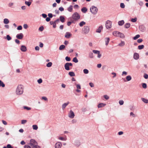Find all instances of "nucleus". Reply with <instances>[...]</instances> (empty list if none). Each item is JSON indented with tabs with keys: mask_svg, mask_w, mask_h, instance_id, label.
I'll list each match as a JSON object with an SVG mask.
<instances>
[{
	"mask_svg": "<svg viewBox=\"0 0 148 148\" xmlns=\"http://www.w3.org/2000/svg\"><path fill=\"white\" fill-rule=\"evenodd\" d=\"M131 21L132 22H135L137 21V18L135 17L134 18H132L131 20Z\"/></svg>",
	"mask_w": 148,
	"mask_h": 148,
	"instance_id": "nucleus-47",
	"label": "nucleus"
},
{
	"mask_svg": "<svg viewBox=\"0 0 148 148\" xmlns=\"http://www.w3.org/2000/svg\"><path fill=\"white\" fill-rule=\"evenodd\" d=\"M133 58L136 60L138 59L139 58V56L138 53H134V54Z\"/></svg>",
	"mask_w": 148,
	"mask_h": 148,
	"instance_id": "nucleus-11",
	"label": "nucleus"
},
{
	"mask_svg": "<svg viewBox=\"0 0 148 148\" xmlns=\"http://www.w3.org/2000/svg\"><path fill=\"white\" fill-rule=\"evenodd\" d=\"M5 86V84L4 83L0 80V87H4Z\"/></svg>",
	"mask_w": 148,
	"mask_h": 148,
	"instance_id": "nucleus-30",
	"label": "nucleus"
},
{
	"mask_svg": "<svg viewBox=\"0 0 148 148\" xmlns=\"http://www.w3.org/2000/svg\"><path fill=\"white\" fill-rule=\"evenodd\" d=\"M140 37V35L139 34H137L133 38V39L134 40H136L138 38Z\"/></svg>",
	"mask_w": 148,
	"mask_h": 148,
	"instance_id": "nucleus-40",
	"label": "nucleus"
},
{
	"mask_svg": "<svg viewBox=\"0 0 148 148\" xmlns=\"http://www.w3.org/2000/svg\"><path fill=\"white\" fill-rule=\"evenodd\" d=\"M27 122V121L25 120H23L21 121V124H24Z\"/></svg>",
	"mask_w": 148,
	"mask_h": 148,
	"instance_id": "nucleus-56",
	"label": "nucleus"
},
{
	"mask_svg": "<svg viewBox=\"0 0 148 148\" xmlns=\"http://www.w3.org/2000/svg\"><path fill=\"white\" fill-rule=\"evenodd\" d=\"M141 100L145 103H148V100L145 99L144 98H141Z\"/></svg>",
	"mask_w": 148,
	"mask_h": 148,
	"instance_id": "nucleus-29",
	"label": "nucleus"
},
{
	"mask_svg": "<svg viewBox=\"0 0 148 148\" xmlns=\"http://www.w3.org/2000/svg\"><path fill=\"white\" fill-rule=\"evenodd\" d=\"M130 26V24L129 23H126L124 25V27L126 28H128Z\"/></svg>",
	"mask_w": 148,
	"mask_h": 148,
	"instance_id": "nucleus-26",
	"label": "nucleus"
},
{
	"mask_svg": "<svg viewBox=\"0 0 148 148\" xmlns=\"http://www.w3.org/2000/svg\"><path fill=\"white\" fill-rule=\"evenodd\" d=\"M138 3L139 5L140 6H143V2L142 1H139L138 2Z\"/></svg>",
	"mask_w": 148,
	"mask_h": 148,
	"instance_id": "nucleus-49",
	"label": "nucleus"
},
{
	"mask_svg": "<svg viewBox=\"0 0 148 148\" xmlns=\"http://www.w3.org/2000/svg\"><path fill=\"white\" fill-rule=\"evenodd\" d=\"M120 32L118 31H114L113 32L112 34L114 36L119 37Z\"/></svg>",
	"mask_w": 148,
	"mask_h": 148,
	"instance_id": "nucleus-14",
	"label": "nucleus"
},
{
	"mask_svg": "<svg viewBox=\"0 0 148 148\" xmlns=\"http://www.w3.org/2000/svg\"><path fill=\"white\" fill-rule=\"evenodd\" d=\"M144 46L143 45H139L138 46V49L139 50L142 49L144 48Z\"/></svg>",
	"mask_w": 148,
	"mask_h": 148,
	"instance_id": "nucleus-33",
	"label": "nucleus"
},
{
	"mask_svg": "<svg viewBox=\"0 0 148 148\" xmlns=\"http://www.w3.org/2000/svg\"><path fill=\"white\" fill-rule=\"evenodd\" d=\"M42 16L44 18H46L47 17V15L45 14H42Z\"/></svg>",
	"mask_w": 148,
	"mask_h": 148,
	"instance_id": "nucleus-63",
	"label": "nucleus"
},
{
	"mask_svg": "<svg viewBox=\"0 0 148 148\" xmlns=\"http://www.w3.org/2000/svg\"><path fill=\"white\" fill-rule=\"evenodd\" d=\"M32 128L34 130H36L38 128V127L37 125H32Z\"/></svg>",
	"mask_w": 148,
	"mask_h": 148,
	"instance_id": "nucleus-34",
	"label": "nucleus"
},
{
	"mask_svg": "<svg viewBox=\"0 0 148 148\" xmlns=\"http://www.w3.org/2000/svg\"><path fill=\"white\" fill-rule=\"evenodd\" d=\"M120 7L121 8H125V5L124 3H121L120 4Z\"/></svg>",
	"mask_w": 148,
	"mask_h": 148,
	"instance_id": "nucleus-51",
	"label": "nucleus"
},
{
	"mask_svg": "<svg viewBox=\"0 0 148 148\" xmlns=\"http://www.w3.org/2000/svg\"><path fill=\"white\" fill-rule=\"evenodd\" d=\"M65 60L67 61H70L71 60V58L70 57L66 56L65 58Z\"/></svg>",
	"mask_w": 148,
	"mask_h": 148,
	"instance_id": "nucleus-52",
	"label": "nucleus"
},
{
	"mask_svg": "<svg viewBox=\"0 0 148 148\" xmlns=\"http://www.w3.org/2000/svg\"><path fill=\"white\" fill-rule=\"evenodd\" d=\"M103 97L106 100H107L109 98V97L107 95H103Z\"/></svg>",
	"mask_w": 148,
	"mask_h": 148,
	"instance_id": "nucleus-46",
	"label": "nucleus"
},
{
	"mask_svg": "<svg viewBox=\"0 0 148 148\" xmlns=\"http://www.w3.org/2000/svg\"><path fill=\"white\" fill-rule=\"evenodd\" d=\"M105 41L106 43V45L107 46L109 42L110 39L109 37H106L105 38Z\"/></svg>",
	"mask_w": 148,
	"mask_h": 148,
	"instance_id": "nucleus-18",
	"label": "nucleus"
},
{
	"mask_svg": "<svg viewBox=\"0 0 148 148\" xmlns=\"http://www.w3.org/2000/svg\"><path fill=\"white\" fill-rule=\"evenodd\" d=\"M119 37H120L121 38H124L125 37L124 35L122 33L120 32Z\"/></svg>",
	"mask_w": 148,
	"mask_h": 148,
	"instance_id": "nucleus-25",
	"label": "nucleus"
},
{
	"mask_svg": "<svg viewBox=\"0 0 148 148\" xmlns=\"http://www.w3.org/2000/svg\"><path fill=\"white\" fill-rule=\"evenodd\" d=\"M3 22L4 24H7L9 23V21L8 19L5 18L3 20Z\"/></svg>",
	"mask_w": 148,
	"mask_h": 148,
	"instance_id": "nucleus-28",
	"label": "nucleus"
},
{
	"mask_svg": "<svg viewBox=\"0 0 148 148\" xmlns=\"http://www.w3.org/2000/svg\"><path fill=\"white\" fill-rule=\"evenodd\" d=\"M127 74V72L125 71H123L122 72V75H126Z\"/></svg>",
	"mask_w": 148,
	"mask_h": 148,
	"instance_id": "nucleus-50",
	"label": "nucleus"
},
{
	"mask_svg": "<svg viewBox=\"0 0 148 148\" xmlns=\"http://www.w3.org/2000/svg\"><path fill=\"white\" fill-rule=\"evenodd\" d=\"M61 143L60 142H58L56 144L55 147V148H61Z\"/></svg>",
	"mask_w": 148,
	"mask_h": 148,
	"instance_id": "nucleus-13",
	"label": "nucleus"
},
{
	"mask_svg": "<svg viewBox=\"0 0 148 148\" xmlns=\"http://www.w3.org/2000/svg\"><path fill=\"white\" fill-rule=\"evenodd\" d=\"M119 103L120 105H122L124 103V101L123 100H120L119 101Z\"/></svg>",
	"mask_w": 148,
	"mask_h": 148,
	"instance_id": "nucleus-48",
	"label": "nucleus"
},
{
	"mask_svg": "<svg viewBox=\"0 0 148 148\" xmlns=\"http://www.w3.org/2000/svg\"><path fill=\"white\" fill-rule=\"evenodd\" d=\"M103 28L102 25L100 26L99 28L97 29L96 32L97 33H100L101 32V30Z\"/></svg>",
	"mask_w": 148,
	"mask_h": 148,
	"instance_id": "nucleus-17",
	"label": "nucleus"
},
{
	"mask_svg": "<svg viewBox=\"0 0 148 148\" xmlns=\"http://www.w3.org/2000/svg\"><path fill=\"white\" fill-rule=\"evenodd\" d=\"M125 45V42L123 41H121V42L118 44V45L121 47Z\"/></svg>",
	"mask_w": 148,
	"mask_h": 148,
	"instance_id": "nucleus-21",
	"label": "nucleus"
},
{
	"mask_svg": "<svg viewBox=\"0 0 148 148\" xmlns=\"http://www.w3.org/2000/svg\"><path fill=\"white\" fill-rule=\"evenodd\" d=\"M42 80L41 79V78H40L38 80H37V82H38L39 84H41V83H42Z\"/></svg>",
	"mask_w": 148,
	"mask_h": 148,
	"instance_id": "nucleus-53",
	"label": "nucleus"
},
{
	"mask_svg": "<svg viewBox=\"0 0 148 148\" xmlns=\"http://www.w3.org/2000/svg\"><path fill=\"white\" fill-rule=\"evenodd\" d=\"M73 61L75 63H77L78 62V60L76 57H75L73 59Z\"/></svg>",
	"mask_w": 148,
	"mask_h": 148,
	"instance_id": "nucleus-39",
	"label": "nucleus"
},
{
	"mask_svg": "<svg viewBox=\"0 0 148 148\" xmlns=\"http://www.w3.org/2000/svg\"><path fill=\"white\" fill-rule=\"evenodd\" d=\"M122 79L125 82H126V81H130L132 79V77L130 75H128L126 77V80L124 78H123Z\"/></svg>",
	"mask_w": 148,
	"mask_h": 148,
	"instance_id": "nucleus-10",
	"label": "nucleus"
},
{
	"mask_svg": "<svg viewBox=\"0 0 148 148\" xmlns=\"http://www.w3.org/2000/svg\"><path fill=\"white\" fill-rule=\"evenodd\" d=\"M72 17L73 19L76 21L80 18V16L77 12H75L72 15Z\"/></svg>",
	"mask_w": 148,
	"mask_h": 148,
	"instance_id": "nucleus-4",
	"label": "nucleus"
},
{
	"mask_svg": "<svg viewBox=\"0 0 148 148\" xmlns=\"http://www.w3.org/2000/svg\"><path fill=\"white\" fill-rule=\"evenodd\" d=\"M106 27L107 29H110L112 27V22L110 21H107L106 23Z\"/></svg>",
	"mask_w": 148,
	"mask_h": 148,
	"instance_id": "nucleus-7",
	"label": "nucleus"
},
{
	"mask_svg": "<svg viewBox=\"0 0 148 148\" xmlns=\"http://www.w3.org/2000/svg\"><path fill=\"white\" fill-rule=\"evenodd\" d=\"M83 31L85 34H87L89 32L90 28L89 27L85 26L84 27L83 29Z\"/></svg>",
	"mask_w": 148,
	"mask_h": 148,
	"instance_id": "nucleus-5",
	"label": "nucleus"
},
{
	"mask_svg": "<svg viewBox=\"0 0 148 148\" xmlns=\"http://www.w3.org/2000/svg\"><path fill=\"white\" fill-rule=\"evenodd\" d=\"M139 29L140 31L142 32H145L146 30V28L144 25H141L139 27Z\"/></svg>",
	"mask_w": 148,
	"mask_h": 148,
	"instance_id": "nucleus-9",
	"label": "nucleus"
},
{
	"mask_svg": "<svg viewBox=\"0 0 148 148\" xmlns=\"http://www.w3.org/2000/svg\"><path fill=\"white\" fill-rule=\"evenodd\" d=\"M81 11L84 13H86L87 11V9L85 7H83L81 9Z\"/></svg>",
	"mask_w": 148,
	"mask_h": 148,
	"instance_id": "nucleus-22",
	"label": "nucleus"
},
{
	"mask_svg": "<svg viewBox=\"0 0 148 148\" xmlns=\"http://www.w3.org/2000/svg\"><path fill=\"white\" fill-rule=\"evenodd\" d=\"M27 145L31 148H40V146L38 145L37 142L33 139H31L29 143Z\"/></svg>",
	"mask_w": 148,
	"mask_h": 148,
	"instance_id": "nucleus-1",
	"label": "nucleus"
},
{
	"mask_svg": "<svg viewBox=\"0 0 148 148\" xmlns=\"http://www.w3.org/2000/svg\"><path fill=\"white\" fill-rule=\"evenodd\" d=\"M59 10L61 11H63L64 10V8L62 7H60Z\"/></svg>",
	"mask_w": 148,
	"mask_h": 148,
	"instance_id": "nucleus-61",
	"label": "nucleus"
},
{
	"mask_svg": "<svg viewBox=\"0 0 148 148\" xmlns=\"http://www.w3.org/2000/svg\"><path fill=\"white\" fill-rule=\"evenodd\" d=\"M44 29V27L43 26H41L39 28V30L40 31H42Z\"/></svg>",
	"mask_w": 148,
	"mask_h": 148,
	"instance_id": "nucleus-54",
	"label": "nucleus"
},
{
	"mask_svg": "<svg viewBox=\"0 0 148 148\" xmlns=\"http://www.w3.org/2000/svg\"><path fill=\"white\" fill-rule=\"evenodd\" d=\"M68 116L71 119H73L74 117V113L72 110L70 111L68 114Z\"/></svg>",
	"mask_w": 148,
	"mask_h": 148,
	"instance_id": "nucleus-8",
	"label": "nucleus"
},
{
	"mask_svg": "<svg viewBox=\"0 0 148 148\" xmlns=\"http://www.w3.org/2000/svg\"><path fill=\"white\" fill-rule=\"evenodd\" d=\"M72 34L69 32H66L65 35V37L67 38H69L71 37Z\"/></svg>",
	"mask_w": 148,
	"mask_h": 148,
	"instance_id": "nucleus-16",
	"label": "nucleus"
},
{
	"mask_svg": "<svg viewBox=\"0 0 148 148\" xmlns=\"http://www.w3.org/2000/svg\"><path fill=\"white\" fill-rule=\"evenodd\" d=\"M20 49L21 51L23 52H25L27 51V48L24 45H22L21 46Z\"/></svg>",
	"mask_w": 148,
	"mask_h": 148,
	"instance_id": "nucleus-12",
	"label": "nucleus"
},
{
	"mask_svg": "<svg viewBox=\"0 0 148 148\" xmlns=\"http://www.w3.org/2000/svg\"><path fill=\"white\" fill-rule=\"evenodd\" d=\"M144 77L146 79H147L148 78V75L146 74H144Z\"/></svg>",
	"mask_w": 148,
	"mask_h": 148,
	"instance_id": "nucleus-60",
	"label": "nucleus"
},
{
	"mask_svg": "<svg viewBox=\"0 0 148 148\" xmlns=\"http://www.w3.org/2000/svg\"><path fill=\"white\" fill-rule=\"evenodd\" d=\"M23 36V35L22 33L17 34L16 36V38L19 39H22Z\"/></svg>",
	"mask_w": 148,
	"mask_h": 148,
	"instance_id": "nucleus-15",
	"label": "nucleus"
},
{
	"mask_svg": "<svg viewBox=\"0 0 148 148\" xmlns=\"http://www.w3.org/2000/svg\"><path fill=\"white\" fill-rule=\"evenodd\" d=\"M90 10L92 14L94 15L96 14L98 11L97 8L94 6H91Z\"/></svg>",
	"mask_w": 148,
	"mask_h": 148,
	"instance_id": "nucleus-3",
	"label": "nucleus"
},
{
	"mask_svg": "<svg viewBox=\"0 0 148 148\" xmlns=\"http://www.w3.org/2000/svg\"><path fill=\"white\" fill-rule=\"evenodd\" d=\"M106 105V104L101 103L98 104L97 106L98 108H101L104 107Z\"/></svg>",
	"mask_w": 148,
	"mask_h": 148,
	"instance_id": "nucleus-20",
	"label": "nucleus"
},
{
	"mask_svg": "<svg viewBox=\"0 0 148 148\" xmlns=\"http://www.w3.org/2000/svg\"><path fill=\"white\" fill-rule=\"evenodd\" d=\"M6 38L7 40L8 41L11 40V39H12L11 37L9 35H7Z\"/></svg>",
	"mask_w": 148,
	"mask_h": 148,
	"instance_id": "nucleus-43",
	"label": "nucleus"
},
{
	"mask_svg": "<svg viewBox=\"0 0 148 148\" xmlns=\"http://www.w3.org/2000/svg\"><path fill=\"white\" fill-rule=\"evenodd\" d=\"M124 23V21L123 20L119 21L118 22V25L120 26H122L123 25Z\"/></svg>",
	"mask_w": 148,
	"mask_h": 148,
	"instance_id": "nucleus-24",
	"label": "nucleus"
},
{
	"mask_svg": "<svg viewBox=\"0 0 148 148\" xmlns=\"http://www.w3.org/2000/svg\"><path fill=\"white\" fill-rule=\"evenodd\" d=\"M142 86L143 88L145 89L147 87V85L146 83H143L142 84Z\"/></svg>",
	"mask_w": 148,
	"mask_h": 148,
	"instance_id": "nucleus-38",
	"label": "nucleus"
},
{
	"mask_svg": "<svg viewBox=\"0 0 148 148\" xmlns=\"http://www.w3.org/2000/svg\"><path fill=\"white\" fill-rule=\"evenodd\" d=\"M23 87L22 85H18L16 90V94L18 95H21L23 93Z\"/></svg>",
	"mask_w": 148,
	"mask_h": 148,
	"instance_id": "nucleus-2",
	"label": "nucleus"
},
{
	"mask_svg": "<svg viewBox=\"0 0 148 148\" xmlns=\"http://www.w3.org/2000/svg\"><path fill=\"white\" fill-rule=\"evenodd\" d=\"M23 28L25 29H27L28 27V25L27 24H24L23 25Z\"/></svg>",
	"mask_w": 148,
	"mask_h": 148,
	"instance_id": "nucleus-57",
	"label": "nucleus"
},
{
	"mask_svg": "<svg viewBox=\"0 0 148 148\" xmlns=\"http://www.w3.org/2000/svg\"><path fill=\"white\" fill-rule=\"evenodd\" d=\"M73 65L71 63L67 62L64 65V68L65 70L67 71L70 70L69 66H72Z\"/></svg>",
	"mask_w": 148,
	"mask_h": 148,
	"instance_id": "nucleus-6",
	"label": "nucleus"
},
{
	"mask_svg": "<svg viewBox=\"0 0 148 148\" xmlns=\"http://www.w3.org/2000/svg\"><path fill=\"white\" fill-rule=\"evenodd\" d=\"M86 24V23L83 21H82L79 23V25L80 27H82Z\"/></svg>",
	"mask_w": 148,
	"mask_h": 148,
	"instance_id": "nucleus-36",
	"label": "nucleus"
},
{
	"mask_svg": "<svg viewBox=\"0 0 148 148\" xmlns=\"http://www.w3.org/2000/svg\"><path fill=\"white\" fill-rule=\"evenodd\" d=\"M69 102H68L67 103H64L63 104L62 106V110H64L66 106L69 104Z\"/></svg>",
	"mask_w": 148,
	"mask_h": 148,
	"instance_id": "nucleus-19",
	"label": "nucleus"
},
{
	"mask_svg": "<svg viewBox=\"0 0 148 148\" xmlns=\"http://www.w3.org/2000/svg\"><path fill=\"white\" fill-rule=\"evenodd\" d=\"M73 6L72 5H70V6L68 8L67 10L70 12H71L73 10Z\"/></svg>",
	"mask_w": 148,
	"mask_h": 148,
	"instance_id": "nucleus-27",
	"label": "nucleus"
},
{
	"mask_svg": "<svg viewBox=\"0 0 148 148\" xmlns=\"http://www.w3.org/2000/svg\"><path fill=\"white\" fill-rule=\"evenodd\" d=\"M7 148H12L11 145L10 144H8L7 146Z\"/></svg>",
	"mask_w": 148,
	"mask_h": 148,
	"instance_id": "nucleus-64",
	"label": "nucleus"
},
{
	"mask_svg": "<svg viewBox=\"0 0 148 148\" xmlns=\"http://www.w3.org/2000/svg\"><path fill=\"white\" fill-rule=\"evenodd\" d=\"M32 2L30 1H25V3L26 5H27L28 6H30L31 5Z\"/></svg>",
	"mask_w": 148,
	"mask_h": 148,
	"instance_id": "nucleus-35",
	"label": "nucleus"
},
{
	"mask_svg": "<svg viewBox=\"0 0 148 148\" xmlns=\"http://www.w3.org/2000/svg\"><path fill=\"white\" fill-rule=\"evenodd\" d=\"M22 27L21 26L19 25V26L17 28V29L18 30H21L22 29Z\"/></svg>",
	"mask_w": 148,
	"mask_h": 148,
	"instance_id": "nucleus-58",
	"label": "nucleus"
},
{
	"mask_svg": "<svg viewBox=\"0 0 148 148\" xmlns=\"http://www.w3.org/2000/svg\"><path fill=\"white\" fill-rule=\"evenodd\" d=\"M84 73L85 74H87L89 73L88 70L86 69H84L83 70Z\"/></svg>",
	"mask_w": 148,
	"mask_h": 148,
	"instance_id": "nucleus-37",
	"label": "nucleus"
},
{
	"mask_svg": "<svg viewBox=\"0 0 148 148\" xmlns=\"http://www.w3.org/2000/svg\"><path fill=\"white\" fill-rule=\"evenodd\" d=\"M92 52L94 53L97 54H98L99 53H100L99 51L96 50H93L92 51Z\"/></svg>",
	"mask_w": 148,
	"mask_h": 148,
	"instance_id": "nucleus-45",
	"label": "nucleus"
},
{
	"mask_svg": "<svg viewBox=\"0 0 148 148\" xmlns=\"http://www.w3.org/2000/svg\"><path fill=\"white\" fill-rule=\"evenodd\" d=\"M48 16L49 18H52L53 17V14L51 13H49L48 14Z\"/></svg>",
	"mask_w": 148,
	"mask_h": 148,
	"instance_id": "nucleus-59",
	"label": "nucleus"
},
{
	"mask_svg": "<svg viewBox=\"0 0 148 148\" xmlns=\"http://www.w3.org/2000/svg\"><path fill=\"white\" fill-rule=\"evenodd\" d=\"M14 4L13 3H10L8 4V5L10 7H11Z\"/></svg>",
	"mask_w": 148,
	"mask_h": 148,
	"instance_id": "nucleus-62",
	"label": "nucleus"
},
{
	"mask_svg": "<svg viewBox=\"0 0 148 148\" xmlns=\"http://www.w3.org/2000/svg\"><path fill=\"white\" fill-rule=\"evenodd\" d=\"M60 21L62 23H64V22L65 18L63 16H60Z\"/></svg>",
	"mask_w": 148,
	"mask_h": 148,
	"instance_id": "nucleus-23",
	"label": "nucleus"
},
{
	"mask_svg": "<svg viewBox=\"0 0 148 148\" xmlns=\"http://www.w3.org/2000/svg\"><path fill=\"white\" fill-rule=\"evenodd\" d=\"M23 108L24 109H26L28 110H31V108H30L26 106H24L23 107Z\"/></svg>",
	"mask_w": 148,
	"mask_h": 148,
	"instance_id": "nucleus-44",
	"label": "nucleus"
},
{
	"mask_svg": "<svg viewBox=\"0 0 148 148\" xmlns=\"http://www.w3.org/2000/svg\"><path fill=\"white\" fill-rule=\"evenodd\" d=\"M59 139L60 140H63V141H65L66 140V139L62 137H60L59 138Z\"/></svg>",
	"mask_w": 148,
	"mask_h": 148,
	"instance_id": "nucleus-55",
	"label": "nucleus"
},
{
	"mask_svg": "<svg viewBox=\"0 0 148 148\" xmlns=\"http://www.w3.org/2000/svg\"><path fill=\"white\" fill-rule=\"evenodd\" d=\"M65 47V46L64 45H61L59 48V49L60 50H62L64 49Z\"/></svg>",
	"mask_w": 148,
	"mask_h": 148,
	"instance_id": "nucleus-31",
	"label": "nucleus"
},
{
	"mask_svg": "<svg viewBox=\"0 0 148 148\" xmlns=\"http://www.w3.org/2000/svg\"><path fill=\"white\" fill-rule=\"evenodd\" d=\"M89 56L90 58H93V54L92 52H90L89 54Z\"/></svg>",
	"mask_w": 148,
	"mask_h": 148,
	"instance_id": "nucleus-41",
	"label": "nucleus"
},
{
	"mask_svg": "<svg viewBox=\"0 0 148 148\" xmlns=\"http://www.w3.org/2000/svg\"><path fill=\"white\" fill-rule=\"evenodd\" d=\"M52 65V63L51 62H49L47 64V67H49L51 66Z\"/></svg>",
	"mask_w": 148,
	"mask_h": 148,
	"instance_id": "nucleus-42",
	"label": "nucleus"
},
{
	"mask_svg": "<svg viewBox=\"0 0 148 148\" xmlns=\"http://www.w3.org/2000/svg\"><path fill=\"white\" fill-rule=\"evenodd\" d=\"M69 74L71 77L74 76H75V74L73 72H69Z\"/></svg>",
	"mask_w": 148,
	"mask_h": 148,
	"instance_id": "nucleus-32",
	"label": "nucleus"
}]
</instances>
